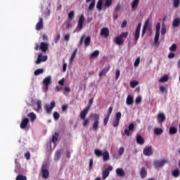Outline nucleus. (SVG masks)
<instances>
[{
  "label": "nucleus",
  "instance_id": "nucleus-12",
  "mask_svg": "<svg viewBox=\"0 0 180 180\" xmlns=\"http://www.w3.org/2000/svg\"><path fill=\"white\" fill-rule=\"evenodd\" d=\"M84 22H85V17L84 14H82L78 20L77 27H79V30H82V27L84 26Z\"/></svg>",
  "mask_w": 180,
  "mask_h": 180
},
{
  "label": "nucleus",
  "instance_id": "nucleus-4",
  "mask_svg": "<svg viewBox=\"0 0 180 180\" xmlns=\"http://www.w3.org/2000/svg\"><path fill=\"white\" fill-rule=\"evenodd\" d=\"M147 30H149V32H151V25H150V20L148 19L146 20L144 25L143 27V30H142V37L144 36V34H146V32H147Z\"/></svg>",
  "mask_w": 180,
  "mask_h": 180
},
{
  "label": "nucleus",
  "instance_id": "nucleus-64",
  "mask_svg": "<svg viewBox=\"0 0 180 180\" xmlns=\"http://www.w3.org/2000/svg\"><path fill=\"white\" fill-rule=\"evenodd\" d=\"M25 158L26 160H30V152H27L25 154Z\"/></svg>",
  "mask_w": 180,
  "mask_h": 180
},
{
  "label": "nucleus",
  "instance_id": "nucleus-17",
  "mask_svg": "<svg viewBox=\"0 0 180 180\" xmlns=\"http://www.w3.org/2000/svg\"><path fill=\"white\" fill-rule=\"evenodd\" d=\"M145 141H146L144 140V138H143V136H141V135H140V134L136 135V143L138 144L143 146V144H144Z\"/></svg>",
  "mask_w": 180,
  "mask_h": 180
},
{
  "label": "nucleus",
  "instance_id": "nucleus-39",
  "mask_svg": "<svg viewBox=\"0 0 180 180\" xmlns=\"http://www.w3.org/2000/svg\"><path fill=\"white\" fill-rule=\"evenodd\" d=\"M94 153L97 157H102V154H103V152L101 149H96L94 150Z\"/></svg>",
  "mask_w": 180,
  "mask_h": 180
},
{
  "label": "nucleus",
  "instance_id": "nucleus-31",
  "mask_svg": "<svg viewBox=\"0 0 180 180\" xmlns=\"http://www.w3.org/2000/svg\"><path fill=\"white\" fill-rule=\"evenodd\" d=\"M91 44V37L89 36L86 37L84 39V46L88 47Z\"/></svg>",
  "mask_w": 180,
  "mask_h": 180
},
{
  "label": "nucleus",
  "instance_id": "nucleus-38",
  "mask_svg": "<svg viewBox=\"0 0 180 180\" xmlns=\"http://www.w3.org/2000/svg\"><path fill=\"white\" fill-rule=\"evenodd\" d=\"M172 174L173 176H174V178H178V176H179V175H180L179 169H174Z\"/></svg>",
  "mask_w": 180,
  "mask_h": 180
},
{
  "label": "nucleus",
  "instance_id": "nucleus-7",
  "mask_svg": "<svg viewBox=\"0 0 180 180\" xmlns=\"http://www.w3.org/2000/svg\"><path fill=\"white\" fill-rule=\"evenodd\" d=\"M143 155L151 157L153 155V146H146L143 150Z\"/></svg>",
  "mask_w": 180,
  "mask_h": 180
},
{
  "label": "nucleus",
  "instance_id": "nucleus-25",
  "mask_svg": "<svg viewBox=\"0 0 180 180\" xmlns=\"http://www.w3.org/2000/svg\"><path fill=\"white\" fill-rule=\"evenodd\" d=\"M134 98L131 95H128L127 97V105H133Z\"/></svg>",
  "mask_w": 180,
  "mask_h": 180
},
{
  "label": "nucleus",
  "instance_id": "nucleus-35",
  "mask_svg": "<svg viewBox=\"0 0 180 180\" xmlns=\"http://www.w3.org/2000/svg\"><path fill=\"white\" fill-rule=\"evenodd\" d=\"M41 172H42V178H44V179H46V164L44 163L41 167Z\"/></svg>",
  "mask_w": 180,
  "mask_h": 180
},
{
  "label": "nucleus",
  "instance_id": "nucleus-40",
  "mask_svg": "<svg viewBox=\"0 0 180 180\" xmlns=\"http://www.w3.org/2000/svg\"><path fill=\"white\" fill-rule=\"evenodd\" d=\"M43 72H44V69H38L34 72V75H40V74H43Z\"/></svg>",
  "mask_w": 180,
  "mask_h": 180
},
{
  "label": "nucleus",
  "instance_id": "nucleus-47",
  "mask_svg": "<svg viewBox=\"0 0 180 180\" xmlns=\"http://www.w3.org/2000/svg\"><path fill=\"white\" fill-rule=\"evenodd\" d=\"M139 85V82L137 81H132L130 82L131 88H136Z\"/></svg>",
  "mask_w": 180,
  "mask_h": 180
},
{
  "label": "nucleus",
  "instance_id": "nucleus-30",
  "mask_svg": "<svg viewBox=\"0 0 180 180\" xmlns=\"http://www.w3.org/2000/svg\"><path fill=\"white\" fill-rule=\"evenodd\" d=\"M77 53H78V49H75L71 56L70 60V63H72L74 61V59L75 58V57L77 56Z\"/></svg>",
  "mask_w": 180,
  "mask_h": 180
},
{
  "label": "nucleus",
  "instance_id": "nucleus-42",
  "mask_svg": "<svg viewBox=\"0 0 180 180\" xmlns=\"http://www.w3.org/2000/svg\"><path fill=\"white\" fill-rule=\"evenodd\" d=\"M180 0H173V6L174 8H179Z\"/></svg>",
  "mask_w": 180,
  "mask_h": 180
},
{
  "label": "nucleus",
  "instance_id": "nucleus-3",
  "mask_svg": "<svg viewBox=\"0 0 180 180\" xmlns=\"http://www.w3.org/2000/svg\"><path fill=\"white\" fill-rule=\"evenodd\" d=\"M92 117L94 119V122L92 125L93 130H94V131H98V129H99V115L94 114Z\"/></svg>",
  "mask_w": 180,
  "mask_h": 180
},
{
  "label": "nucleus",
  "instance_id": "nucleus-63",
  "mask_svg": "<svg viewBox=\"0 0 180 180\" xmlns=\"http://www.w3.org/2000/svg\"><path fill=\"white\" fill-rule=\"evenodd\" d=\"M140 64V58H137L134 63V67H139Z\"/></svg>",
  "mask_w": 180,
  "mask_h": 180
},
{
  "label": "nucleus",
  "instance_id": "nucleus-2",
  "mask_svg": "<svg viewBox=\"0 0 180 180\" xmlns=\"http://www.w3.org/2000/svg\"><path fill=\"white\" fill-rule=\"evenodd\" d=\"M127 36H129V32H127L121 33L119 36L114 39V43L117 44V46H122V44L124 43V39H123L127 38Z\"/></svg>",
  "mask_w": 180,
  "mask_h": 180
},
{
  "label": "nucleus",
  "instance_id": "nucleus-54",
  "mask_svg": "<svg viewBox=\"0 0 180 180\" xmlns=\"http://www.w3.org/2000/svg\"><path fill=\"white\" fill-rule=\"evenodd\" d=\"M156 32H158V33H160V30H161V24L160 22H158L156 24Z\"/></svg>",
  "mask_w": 180,
  "mask_h": 180
},
{
  "label": "nucleus",
  "instance_id": "nucleus-45",
  "mask_svg": "<svg viewBox=\"0 0 180 180\" xmlns=\"http://www.w3.org/2000/svg\"><path fill=\"white\" fill-rule=\"evenodd\" d=\"M168 81V76L167 75H164L159 79V82H167Z\"/></svg>",
  "mask_w": 180,
  "mask_h": 180
},
{
  "label": "nucleus",
  "instance_id": "nucleus-16",
  "mask_svg": "<svg viewBox=\"0 0 180 180\" xmlns=\"http://www.w3.org/2000/svg\"><path fill=\"white\" fill-rule=\"evenodd\" d=\"M140 176L142 179H144V178L147 177V169H146V167H141L140 171Z\"/></svg>",
  "mask_w": 180,
  "mask_h": 180
},
{
  "label": "nucleus",
  "instance_id": "nucleus-41",
  "mask_svg": "<svg viewBox=\"0 0 180 180\" xmlns=\"http://www.w3.org/2000/svg\"><path fill=\"white\" fill-rule=\"evenodd\" d=\"M15 180H27V177H26V176H23L22 174H18L16 176Z\"/></svg>",
  "mask_w": 180,
  "mask_h": 180
},
{
  "label": "nucleus",
  "instance_id": "nucleus-57",
  "mask_svg": "<svg viewBox=\"0 0 180 180\" xmlns=\"http://www.w3.org/2000/svg\"><path fill=\"white\" fill-rule=\"evenodd\" d=\"M94 167V159H90L89 169L91 171Z\"/></svg>",
  "mask_w": 180,
  "mask_h": 180
},
{
  "label": "nucleus",
  "instance_id": "nucleus-32",
  "mask_svg": "<svg viewBox=\"0 0 180 180\" xmlns=\"http://www.w3.org/2000/svg\"><path fill=\"white\" fill-rule=\"evenodd\" d=\"M60 158H61V150L56 151V154H55V160L56 161H58V160H60Z\"/></svg>",
  "mask_w": 180,
  "mask_h": 180
},
{
  "label": "nucleus",
  "instance_id": "nucleus-55",
  "mask_svg": "<svg viewBox=\"0 0 180 180\" xmlns=\"http://www.w3.org/2000/svg\"><path fill=\"white\" fill-rule=\"evenodd\" d=\"M160 92H162V94H164V92H166V94L167 92H168V91L167 90V88H165V86H160Z\"/></svg>",
  "mask_w": 180,
  "mask_h": 180
},
{
  "label": "nucleus",
  "instance_id": "nucleus-43",
  "mask_svg": "<svg viewBox=\"0 0 180 180\" xmlns=\"http://www.w3.org/2000/svg\"><path fill=\"white\" fill-rule=\"evenodd\" d=\"M158 40H160V32H155V43L156 44H160V42H158Z\"/></svg>",
  "mask_w": 180,
  "mask_h": 180
},
{
  "label": "nucleus",
  "instance_id": "nucleus-58",
  "mask_svg": "<svg viewBox=\"0 0 180 180\" xmlns=\"http://www.w3.org/2000/svg\"><path fill=\"white\" fill-rule=\"evenodd\" d=\"M120 122V121H119L117 120H114L112 122L113 127H117V126H119Z\"/></svg>",
  "mask_w": 180,
  "mask_h": 180
},
{
  "label": "nucleus",
  "instance_id": "nucleus-28",
  "mask_svg": "<svg viewBox=\"0 0 180 180\" xmlns=\"http://www.w3.org/2000/svg\"><path fill=\"white\" fill-rule=\"evenodd\" d=\"M112 4H113L112 0H105L103 6L104 8H110V6H112Z\"/></svg>",
  "mask_w": 180,
  "mask_h": 180
},
{
  "label": "nucleus",
  "instance_id": "nucleus-14",
  "mask_svg": "<svg viewBox=\"0 0 180 180\" xmlns=\"http://www.w3.org/2000/svg\"><path fill=\"white\" fill-rule=\"evenodd\" d=\"M27 124H29V118H24L21 121L20 127V129H26V127H27Z\"/></svg>",
  "mask_w": 180,
  "mask_h": 180
},
{
  "label": "nucleus",
  "instance_id": "nucleus-23",
  "mask_svg": "<svg viewBox=\"0 0 180 180\" xmlns=\"http://www.w3.org/2000/svg\"><path fill=\"white\" fill-rule=\"evenodd\" d=\"M101 156L103 157V161H109L110 156L109 152H108V150L104 151Z\"/></svg>",
  "mask_w": 180,
  "mask_h": 180
},
{
  "label": "nucleus",
  "instance_id": "nucleus-8",
  "mask_svg": "<svg viewBox=\"0 0 180 180\" xmlns=\"http://www.w3.org/2000/svg\"><path fill=\"white\" fill-rule=\"evenodd\" d=\"M133 130H134V124L131 123L128 129H125L124 131V134L122 136H130V134H131V133H133Z\"/></svg>",
  "mask_w": 180,
  "mask_h": 180
},
{
  "label": "nucleus",
  "instance_id": "nucleus-46",
  "mask_svg": "<svg viewBox=\"0 0 180 180\" xmlns=\"http://www.w3.org/2000/svg\"><path fill=\"white\" fill-rule=\"evenodd\" d=\"M176 49H177L176 44H173L169 48V50L170 51H176Z\"/></svg>",
  "mask_w": 180,
  "mask_h": 180
},
{
  "label": "nucleus",
  "instance_id": "nucleus-11",
  "mask_svg": "<svg viewBox=\"0 0 180 180\" xmlns=\"http://www.w3.org/2000/svg\"><path fill=\"white\" fill-rule=\"evenodd\" d=\"M39 49L42 51V53H46V42H41L40 46L39 45V44H36L34 46V50L37 51Z\"/></svg>",
  "mask_w": 180,
  "mask_h": 180
},
{
  "label": "nucleus",
  "instance_id": "nucleus-50",
  "mask_svg": "<svg viewBox=\"0 0 180 180\" xmlns=\"http://www.w3.org/2000/svg\"><path fill=\"white\" fill-rule=\"evenodd\" d=\"M120 119H122V112H118L116 113L115 120L120 122Z\"/></svg>",
  "mask_w": 180,
  "mask_h": 180
},
{
  "label": "nucleus",
  "instance_id": "nucleus-13",
  "mask_svg": "<svg viewBox=\"0 0 180 180\" xmlns=\"http://www.w3.org/2000/svg\"><path fill=\"white\" fill-rule=\"evenodd\" d=\"M44 61H46V56H43L42 53H39L35 64H40L41 63H44Z\"/></svg>",
  "mask_w": 180,
  "mask_h": 180
},
{
  "label": "nucleus",
  "instance_id": "nucleus-19",
  "mask_svg": "<svg viewBox=\"0 0 180 180\" xmlns=\"http://www.w3.org/2000/svg\"><path fill=\"white\" fill-rule=\"evenodd\" d=\"M43 27V18H39V21L37 23L35 26L36 30H41Z\"/></svg>",
  "mask_w": 180,
  "mask_h": 180
},
{
  "label": "nucleus",
  "instance_id": "nucleus-15",
  "mask_svg": "<svg viewBox=\"0 0 180 180\" xmlns=\"http://www.w3.org/2000/svg\"><path fill=\"white\" fill-rule=\"evenodd\" d=\"M109 29L108 27H103L101 30V36H104L105 37H109Z\"/></svg>",
  "mask_w": 180,
  "mask_h": 180
},
{
  "label": "nucleus",
  "instance_id": "nucleus-27",
  "mask_svg": "<svg viewBox=\"0 0 180 180\" xmlns=\"http://www.w3.org/2000/svg\"><path fill=\"white\" fill-rule=\"evenodd\" d=\"M169 134H176L178 129L175 127H171L169 129Z\"/></svg>",
  "mask_w": 180,
  "mask_h": 180
},
{
  "label": "nucleus",
  "instance_id": "nucleus-52",
  "mask_svg": "<svg viewBox=\"0 0 180 180\" xmlns=\"http://www.w3.org/2000/svg\"><path fill=\"white\" fill-rule=\"evenodd\" d=\"M75 13H74V11H70L68 14V18L70 20H72L74 19V16H75Z\"/></svg>",
  "mask_w": 180,
  "mask_h": 180
},
{
  "label": "nucleus",
  "instance_id": "nucleus-33",
  "mask_svg": "<svg viewBox=\"0 0 180 180\" xmlns=\"http://www.w3.org/2000/svg\"><path fill=\"white\" fill-rule=\"evenodd\" d=\"M139 2H140V0H134L131 4L132 9H136V8H137V6H139Z\"/></svg>",
  "mask_w": 180,
  "mask_h": 180
},
{
  "label": "nucleus",
  "instance_id": "nucleus-51",
  "mask_svg": "<svg viewBox=\"0 0 180 180\" xmlns=\"http://www.w3.org/2000/svg\"><path fill=\"white\" fill-rule=\"evenodd\" d=\"M63 72H65L67 71V63H65V60H63Z\"/></svg>",
  "mask_w": 180,
  "mask_h": 180
},
{
  "label": "nucleus",
  "instance_id": "nucleus-36",
  "mask_svg": "<svg viewBox=\"0 0 180 180\" xmlns=\"http://www.w3.org/2000/svg\"><path fill=\"white\" fill-rule=\"evenodd\" d=\"M162 129L161 128H155L154 129V133L155 134H157L158 136H160V134H162Z\"/></svg>",
  "mask_w": 180,
  "mask_h": 180
},
{
  "label": "nucleus",
  "instance_id": "nucleus-6",
  "mask_svg": "<svg viewBox=\"0 0 180 180\" xmlns=\"http://www.w3.org/2000/svg\"><path fill=\"white\" fill-rule=\"evenodd\" d=\"M165 164H168V160L163 159L162 160H155L154 162V165L155 168H162Z\"/></svg>",
  "mask_w": 180,
  "mask_h": 180
},
{
  "label": "nucleus",
  "instance_id": "nucleus-53",
  "mask_svg": "<svg viewBox=\"0 0 180 180\" xmlns=\"http://www.w3.org/2000/svg\"><path fill=\"white\" fill-rule=\"evenodd\" d=\"M37 109L36 110L37 112H38V110H40V108H41V101L38 100L37 101Z\"/></svg>",
  "mask_w": 180,
  "mask_h": 180
},
{
  "label": "nucleus",
  "instance_id": "nucleus-56",
  "mask_svg": "<svg viewBox=\"0 0 180 180\" xmlns=\"http://www.w3.org/2000/svg\"><path fill=\"white\" fill-rule=\"evenodd\" d=\"M112 112H113V107H110L108 108V111L106 116H108L110 117V115H112Z\"/></svg>",
  "mask_w": 180,
  "mask_h": 180
},
{
  "label": "nucleus",
  "instance_id": "nucleus-62",
  "mask_svg": "<svg viewBox=\"0 0 180 180\" xmlns=\"http://www.w3.org/2000/svg\"><path fill=\"white\" fill-rule=\"evenodd\" d=\"M119 77H120V70H117L115 72V79H119Z\"/></svg>",
  "mask_w": 180,
  "mask_h": 180
},
{
  "label": "nucleus",
  "instance_id": "nucleus-21",
  "mask_svg": "<svg viewBox=\"0 0 180 180\" xmlns=\"http://www.w3.org/2000/svg\"><path fill=\"white\" fill-rule=\"evenodd\" d=\"M110 70V66H108L104 68L98 74L99 77H103V75H106V73Z\"/></svg>",
  "mask_w": 180,
  "mask_h": 180
},
{
  "label": "nucleus",
  "instance_id": "nucleus-9",
  "mask_svg": "<svg viewBox=\"0 0 180 180\" xmlns=\"http://www.w3.org/2000/svg\"><path fill=\"white\" fill-rule=\"evenodd\" d=\"M167 120V117L164 112L158 113L157 115V120L160 124H162Z\"/></svg>",
  "mask_w": 180,
  "mask_h": 180
},
{
  "label": "nucleus",
  "instance_id": "nucleus-34",
  "mask_svg": "<svg viewBox=\"0 0 180 180\" xmlns=\"http://www.w3.org/2000/svg\"><path fill=\"white\" fill-rule=\"evenodd\" d=\"M28 117H30L31 122H34V120H36V114H34V112H30Z\"/></svg>",
  "mask_w": 180,
  "mask_h": 180
},
{
  "label": "nucleus",
  "instance_id": "nucleus-22",
  "mask_svg": "<svg viewBox=\"0 0 180 180\" xmlns=\"http://www.w3.org/2000/svg\"><path fill=\"white\" fill-rule=\"evenodd\" d=\"M173 27H179L180 26V18H174L172 22Z\"/></svg>",
  "mask_w": 180,
  "mask_h": 180
},
{
  "label": "nucleus",
  "instance_id": "nucleus-5",
  "mask_svg": "<svg viewBox=\"0 0 180 180\" xmlns=\"http://www.w3.org/2000/svg\"><path fill=\"white\" fill-rule=\"evenodd\" d=\"M140 30H141V22H139L136 28L135 33L134 34V39L135 43H137L140 39Z\"/></svg>",
  "mask_w": 180,
  "mask_h": 180
},
{
  "label": "nucleus",
  "instance_id": "nucleus-44",
  "mask_svg": "<svg viewBox=\"0 0 180 180\" xmlns=\"http://www.w3.org/2000/svg\"><path fill=\"white\" fill-rule=\"evenodd\" d=\"M96 0L91 1L89 6V11H93L94 8H95Z\"/></svg>",
  "mask_w": 180,
  "mask_h": 180
},
{
  "label": "nucleus",
  "instance_id": "nucleus-49",
  "mask_svg": "<svg viewBox=\"0 0 180 180\" xmlns=\"http://www.w3.org/2000/svg\"><path fill=\"white\" fill-rule=\"evenodd\" d=\"M53 118L55 120H58V119H60V113H58L57 111H55L53 112Z\"/></svg>",
  "mask_w": 180,
  "mask_h": 180
},
{
  "label": "nucleus",
  "instance_id": "nucleus-61",
  "mask_svg": "<svg viewBox=\"0 0 180 180\" xmlns=\"http://www.w3.org/2000/svg\"><path fill=\"white\" fill-rule=\"evenodd\" d=\"M119 155H123V153H124V148L121 147L118 150Z\"/></svg>",
  "mask_w": 180,
  "mask_h": 180
},
{
  "label": "nucleus",
  "instance_id": "nucleus-10",
  "mask_svg": "<svg viewBox=\"0 0 180 180\" xmlns=\"http://www.w3.org/2000/svg\"><path fill=\"white\" fill-rule=\"evenodd\" d=\"M110 171H113V167L112 166H108V168H106L105 170L103 171L102 172L103 179H106L108 176H109V174Z\"/></svg>",
  "mask_w": 180,
  "mask_h": 180
},
{
  "label": "nucleus",
  "instance_id": "nucleus-1",
  "mask_svg": "<svg viewBox=\"0 0 180 180\" xmlns=\"http://www.w3.org/2000/svg\"><path fill=\"white\" fill-rule=\"evenodd\" d=\"M89 112V107L85 108L81 112H80V119L84 120L83 126L84 127H86L88 124H89V119L86 118L88 112Z\"/></svg>",
  "mask_w": 180,
  "mask_h": 180
},
{
  "label": "nucleus",
  "instance_id": "nucleus-18",
  "mask_svg": "<svg viewBox=\"0 0 180 180\" xmlns=\"http://www.w3.org/2000/svg\"><path fill=\"white\" fill-rule=\"evenodd\" d=\"M55 107H56V102L52 101L51 103V105L46 106V110L48 112V113H50L53 110V109H54Z\"/></svg>",
  "mask_w": 180,
  "mask_h": 180
},
{
  "label": "nucleus",
  "instance_id": "nucleus-60",
  "mask_svg": "<svg viewBox=\"0 0 180 180\" xmlns=\"http://www.w3.org/2000/svg\"><path fill=\"white\" fill-rule=\"evenodd\" d=\"M135 102H136V105H139V103H141V96H138L136 98Z\"/></svg>",
  "mask_w": 180,
  "mask_h": 180
},
{
  "label": "nucleus",
  "instance_id": "nucleus-48",
  "mask_svg": "<svg viewBox=\"0 0 180 180\" xmlns=\"http://www.w3.org/2000/svg\"><path fill=\"white\" fill-rule=\"evenodd\" d=\"M109 116L105 115L104 119H103V126H107L108 125V122H109Z\"/></svg>",
  "mask_w": 180,
  "mask_h": 180
},
{
  "label": "nucleus",
  "instance_id": "nucleus-59",
  "mask_svg": "<svg viewBox=\"0 0 180 180\" xmlns=\"http://www.w3.org/2000/svg\"><path fill=\"white\" fill-rule=\"evenodd\" d=\"M92 103H94V98H91L89 101V105L86 107V108H89V109H91V105H92Z\"/></svg>",
  "mask_w": 180,
  "mask_h": 180
},
{
  "label": "nucleus",
  "instance_id": "nucleus-29",
  "mask_svg": "<svg viewBox=\"0 0 180 180\" xmlns=\"http://www.w3.org/2000/svg\"><path fill=\"white\" fill-rule=\"evenodd\" d=\"M58 141V133L56 132L54 135L52 136L51 143H53V144H56L57 141Z\"/></svg>",
  "mask_w": 180,
  "mask_h": 180
},
{
  "label": "nucleus",
  "instance_id": "nucleus-24",
  "mask_svg": "<svg viewBox=\"0 0 180 180\" xmlns=\"http://www.w3.org/2000/svg\"><path fill=\"white\" fill-rule=\"evenodd\" d=\"M98 57H99V51L98 50L94 51L90 55V58H91V59L98 58Z\"/></svg>",
  "mask_w": 180,
  "mask_h": 180
},
{
  "label": "nucleus",
  "instance_id": "nucleus-37",
  "mask_svg": "<svg viewBox=\"0 0 180 180\" xmlns=\"http://www.w3.org/2000/svg\"><path fill=\"white\" fill-rule=\"evenodd\" d=\"M103 4V0H98L97 5H96V8L99 11H102V5Z\"/></svg>",
  "mask_w": 180,
  "mask_h": 180
},
{
  "label": "nucleus",
  "instance_id": "nucleus-26",
  "mask_svg": "<svg viewBox=\"0 0 180 180\" xmlns=\"http://www.w3.org/2000/svg\"><path fill=\"white\" fill-rule=\"evenodd\" d=\"M51 84V77L48 76L46 77V91L49 89V85Z\"/></svg>",
  "mask_w": 180,
  "mask_h": 180
},
{
  "label": "nucleus",
  "instance_id": "nucleus-20",
  "mask_svg": "<svg viewBox=\"0 0 180 180\" xmlns=\"http://www.w3.org/2000/svg\"><path fill=\"white\" fill-rule=\"evenodd\" d=\"M115 172L117 176H120L121 178H123V176H124V170H123V169L122 168L116 169Z\"/></svg>",
  "mask_w": 180,
  "mask_h": 180
}]
</instances>
